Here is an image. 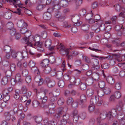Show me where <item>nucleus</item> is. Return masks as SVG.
Returning a JSON list of instances; mask_svg holds the SVG:
<instances>
[{
  "mask_svg": "<svg viewBox=\"0 0 125 125\" xmlns=\"http://www.w3.org/2000/svg\"><path fill=\"white\" fill-rule=\"evenodd\" d=\"M32 40L34 41L35 42L33 46H35L34 47L35 48H37V49L38 50L40 51L41 52H42L43 50V49L42 47V43L39 41H36L33 37L31 38V37H30L28 38H27V37H25L22 39V42L26 44L24 47L26 49H27V46L33 47L32 44L31 43L32 41Z\"/></svg>",
  "mask_w": 125,
  "mask_h": 125,
  "instance_id": "obj_1",
  "label": "nucleus"
},
{
  "mask_svg": "<svg viewBox=\"0 0 125 125\" xmlns=\"http://www.w3.org/2000/svg\"><path fill=\"white\" fill-rule=\"evenodd\" d=\"M18 26L20 28H21L20 30L22 34H26L29 33V31L27 29V24L24 22L23 20H21L17 23Z\"/></svg>",
  "mask_w": 125,
  "mask_h": 125,
  "instance_id": "obj_2",
  "label": "nucleus"
},
{
  "mask_svg": "<svg viewBox=\"0 0 125 125\" xmlns=\"http://www.w3.org/2000/svg\"><path fill=\"white\" fill-rule=\"evenodd\" d=\"M57 49H59L60 53L63 55L65 54L66 55L67 54H69V52L70 50V48L64 47L62 43H60L58 45Z\"/></svg>",
  "mask_w": 125,
  "mask_h": 125,
  "instance_id": "obj_3",
  "label": "nucleus"
},
{
  "mask_svg": "<svg viewBox=\"0 0 125 125\" xmlns=\"http://www.w3.org/2000/svg\"><path fill=\"white\" fill-rule=\"evenodd\" d=\"M45 81L47 86L49 88H52L55 85V81L54 80H52L49 77H46Z\"/></svg>",
  "mask_w": 125,
  "mask_h": 125,
  "instance_id": "obj_4",
  "label": "nucleus"
},
{
  "mask_svg": "<svg viewBox=\"0 0 125 125\" xmlns=\"http://www.w3.org/2000/svg\"><path fill=\"white\" fill-rule=\"evenodd\" d=\"M80 19L79 16L78 15H76L72 17V20L73 23H74L75 26H78L80 25V22H79Z\"/></svg>",
  "mask_w": 125,
  "mask_h": 125,
  "instance_id": "obj_5",
  "label": "nucleus"
},
{
  "mask_svg": "<svg viewBox=\"0 0 125 125\" xmlns=\"http://www.w3.org/2000/svg\"><path fill=\"white\" fill-rule=\"evenodd\" d=\"M57 99L56 95L54 96L52 93L50 94V102L49 104L50 105H55V102Z\"/></svg>",
  "mask_w": 125,
  "mask_h": 125,
  "instance_id": "obj_6",
  "label": "nucleus"
},
{
  "mask_svg": "<svg viewBox=\"0 0 125 125\" xmlns=\"http://www.w3.org/2000/svg\"><path fill=\"white\" fill-rule=\"evenodd\" d=\"M64 112L63 110V108L62 107H59L57 109L56 113L55 115V116L57 118H59L60 116H62V114H63Z\"/></svg>",
  "mask_w": 125,
  "mask_h": 125,
  "instance_id": "obj_7",
  "label": "nucleus"
},
{
  "mask_svg": "<svg viewBox=\"0 0 125 125\" xmlns=\"http://www.w3.org/2000/svg\"><path fill=\"white\" fill-rule=\"evenodd\" d=\"M3 94L4 95L3 101H4L6 102L9 100L10 96L7 90L4 91L3 92Z\"/></svg>",
  "mask_w": 125,
  "mask_h": 125,
  "instance_id": "obj_8",
  "label": "nucleus"
},
{
  "mask_svg": "<svg viewBox=\"0 0 125 125\" xmlns=\"http://www.w3.org/2000/svg\"><path fill=\"white\" fill-rule=\"evenodd\" d=\"M34 80L37 83H38V85H41L43 83V80L41 79V76L39 75L36 76L34 78Z\"/></svg>",
  "mask_w": 125,
  "mask_h": 125,
  "instance_id": "obj_9",
  "label": "nucleus"
},
{
  "mask_svg": "<svg viewBox=\"0 0 125 125\" xmlns=\"http://www.w3.org/2000/svg\"><path fill=\"white\" fill-rule=\"evenodd\" d=\"M106 81L107 83L111 85H112L115 83V79L113 77L111 76H107L106 78Z\"/></svg>",
  "mask_w": 125,
  "mask_h": 125,
  "instance_id": "obj_10",
  "label": "nucleus"
},
{
  "mask_svg": "<svg viewBox=\"0 0 125 125\" xmlns=\"http://www.w3.org/2000/svg\"><path fill=\"white\" fill-rule=\"evenodd\" d=\"M49 61L47 59H45L42 60L41 63V65L42 68L46 67L49 64Z\"/></svg>",
  "mask_w": 125,
  "mask_h": 125,
  "instance_id": "obj_11",
  "label": "nucleus"
},
{
  "mask_svg": "<svg viewBox=\"0 0 125 125\" xmlns=\"http://www.w3.org/2000/svg\"><path fill=\"white\" fill-rule=\"evenodd\" d=\"M52 15L50 13L47 12L44 13L43 15V18L45 20H49L51 18Z\"/></svg>",
  "mask_w": 125,
  "mask_h": 125,
  "instance_id": "obj_12",
  "label": "nucleus"
},
{
  "mask_svg": "<svg viewBox=\"0 0 125 125\" xmlns=\"http://www.w3.org/2000/svg\"><path fill=\"white\" fill-rule=\"evenodd\" d=\"M94 98H91V103L92 104H94V101L93 100V99ZM95 108L94 106L92 104L91 105H89L88 108V110L89 112L90 113H91L93 112Z\"/></svg>",
  "mask_w": 125,
  "mask_h": 125,
  "instance_id": "obj_13",
  "label": "nucleus"
},
{
  "mask_svg": "<svg viewBox=\"0 0 125 125\" xmlns=\"http://www.w3.org/2000/svg\"><path fill=\"white\" fill-rule=\"evenodd\" d=\"M60 4L63 7H66L68 6V2L66 0H62L60 2Z\"/></svg>",
  "mask_w": 125,
  "mask_h": 125,
  "instance_id": "obj_14",
  "label": "nucleus"
},
{
  "mask_svg": "<svg viewBox=\"0 0 125 125\" xmlns=\"http://www.w3.org/2000/svg\"><path fill=\"white\" fill-rule=\"evenodd\" d=\"M5 73L6 76V77L9 78H8L10 79V81L11 82L12 78L11 76V75L12 73L10 70L9 69L7 71H6L5 72Z\"/></svg>",
  "mask_w": 125,
  "mask_h": 125,
  "instance_id": "obj_15",
  "label": "nucleus"
},
{
  "mask_svg": "<svg viewBox=\"0 0 125 125\" xmlns=\"http://www.w3.org/2000/svg\"><path fill=\"white\" fill-rule=\"evenodd\" d=\"M94 98V100L96 101V103L98 106H100L103 103L102 100L101 99L99 100V98L96 96H95L94 97H93Z\"/></svg>",
  "mask_w": 125,
  "mask_h": 125,
  "instance_id": "obj_16",
  "label": "nucleus"
},
{
  "mask_svg": "<svg viewBox=\"0 0 125 125\" xmlns=\"http://www.w3.org/2000/svg\"><path fill=\"white\" fill-rule=\"evenodd\" d=\"M11 114V112H6L4 113V116L7 121H9L10 120Z\"/></svg>",
  "mask_w": 125,
  "mask_h": 125,
  "instance_id": "obj_17",
  "label": "nucleus"
},
{
  "mask_svg": "<svg viewBox=\"0 0 125 125\" xmlns=\"http://www.w3.org/2000/svg\"><path fill=\"white\" fill-rule=\"evenodd\" d=\"M7 77H4L1 80V84L3 85H5L7 84L9 81H10V79Z\"/></svg>",
  "mask_w": 125,
  "mask_h": 125,
  "instance_id": "obj_18",
  "label": "nucleus"
},
{
  "mask_svg": "<svg viewBox=\"0 0 125 125\" xmlns=\"http://www.w3.org/2000/svg\"><path fill=\"white\" fill-rule=\"evenodd\" d=\"M94 90L91 89H87L86 91V94L88 97H90L94 94Z\"/></svg>",
  "mask_w": 125,
  "mask_h": 125,
  "instance_id": "obj_19",
  "label": "nucleus"
},
{
  "mask_svg": "<svg viewBox=\"0 0 125 125\" xmlns=\"http://www.w3.org/2000/svg\"><path fill=\"white\" fill-rule=\"evenodd\" d=\"M55 107V105H50L49 104V112L50 114H52L54 113L55 109L54 108Z\"/></svg>",
  "mask_w": 125,
  "mask_h": 125,
  "instance_id": "obj_20",
  "label": "nucleus"
},
{
  "mask_svg": "<svg viewBox=\"0 0 125 125\" xmlns=\"http://www.w3.org/2000/svg\"><path fill=\"white\" fill-rule=\"evenodd\" d=\"M85 82L88 85H91L93 83V80L92 78H88L87 79L85 80Z\"/></svg>",
  "mask_w": 125,
  "mask_h": 125,
  "instance_id": "obj_21",
  "label": "nucleus"
},
{
  "mask_svg": "<svg viewBox=\"0 0 125 125\" xmlns=\"http://www.w3.org/2000/svg\"><path fill=\"white\" fill-rule=\"evenodd\" d=\"M15 94L14 95L13 97L15 99L17 100L19 99L20 97L19 94L20 91L19 90L17 89L15 90Z\"/></svg>",
  "mask_w": 125,
  "mask_h": 125,
  "instance_id": "obj_22",
  "label": "nucleus"
},
{
  "mask_svg": "<svg viewBox=\"0 0 125 125\" xmlns=\"http://www.w3.org/2000/svg\"><path fill=\"white\" fill-rule=\"evenodd\" d=\"M52 44V41L51 40L47 39L45 42V46L47 48H50Z\"/></svg>",
  "mask_w": 125,
  "mask_h": 125,
  "instance_id": "obj_23",
  "label": "nucleus"
},
{
  "mask_svg": "<svg viewBox=\"0 0 125 125\" xmlns=\"http://www.w3.org/2000/svg\"><path fill=\"white\" fill-rule=\"evenodd\" d=\"M92 76L93 79L95 81H99V75L97 73H93L92 74Z\"/></svg>",
  "mask_w": 125,
  "mask_h": 125,
  "instance_id": "obj_24",
  "label": "nucleus"
},
{
  "mask_svg": "<svg viewBox=\"0 0 125 125\" xmlns=\"http://www.w3.org/2000/svg\"><path fill=\"white\" fill-rule=\"evenodd\" d=\"M15 80L18 82H21L22 80L21 78V76L19 73L17 74L15 77Z\"/></svg>",
  "mask_w": 125,
  "mask_h": 125,
  "instance_id": "obj_25",
  "label": "nucleus"
},
{
  "mask_svg": "<svg viewBox=\"0 0 125 125\" xmlns=\"http://www.w3.org/2000/svg\"><path fill=\"white\" fill-rule=\"evenodd\" d=\"M86 100V97L85 95L82 94L80 96V101L81 104L85 102Z\"/></svg>",
  "mask_w": 125,
  "mask_h": 125,
  "instance_id": "obj_26",
  "label": "nucleus"
},
{
  "mask_svg": "<svg viewBox=\"0 0 125 125\" xmlns=\"http://www.w3.org/2000/svg\"><path fill=\"white\" fill-rule=\"evenodd\" d=\"M4 17L6 19H10L11 17V13L10 12H6L5 13Z\"/></svg>",
  "mask_w": 125,
  "mask_h": 125,
  "instance_id": "obj_27",
  "label": "nucleus"
},
{
  "mask_svg": "<svg viewBox=\"0 0 125 125\" xmlns=\"http://www.w3.org/2000/svg\"><path fill=\"white\" fill-rule=\"evenodd\" d=\"M89 25L87 24H83L81 26L82 29L83 31H87L89 29Z\"/></svg>",
  "mask_w": 125,
  "mask_h": 125,
  "instance_id": "obj_28",
  "label": "nucleus"
},
{
  "mask_svg": "<svg viewBox=\"0 0 125 125\" xmlns=\"http://www.w3.org/2000/svg\"><path fill=\"white\" fill-rule=\"evenodd\" d=\"M43 70L44 73L46 74L49 73L51 70V69L50 67L49 66L46 67Z\"/></svg>",
  "mask_w": 125,
  "mask_h": 125,
  "instance_id": "obj_29",
  "label": "nucleus"
},
{
  "mask_svg": "<svg viewBox=\"0 0 125 125\" xmlns=\"http://www.w3.org/2000/svg\"><path fill=\"white\" fill-rule=\"evenodd\" d=\"M10 47L9 45H6L3 48L4 51L6 53H9L11 51Z\"/></svg>",
  "mask_w": 125,
  "mask_h": 125,
  "instance_id": "obj_30",
  "label": "nucleus"
},
{
  "mask_svg": "<svg viewBox=\"0 0 125 125\" xmlns=\"http://www.w3.org/2000/svg\"><path fill=\"white\" fill-rule=\"evenodd\" d=\"M41 99L42 100V103L44 104L47 102L48 97L46 96L45 95L44 96H43V95H42L41 97Z\"/></svg>",
  "mask_w": 125,
  "mask_h": 125,
  "instance_id": "obj_31",
  "label": "nucleus"
},
{
  "mask_svg": "<svg viewBox=\"0 0 125 125\" xmlns=\"http://www.w3.org/2000/svg\"><path fill=\"white\" fill-rule=\"evenodd\" d=\"M42 120V117L41 116H39L35 117V120L37 123H40Z\"/></svg>",
  "mask_w": 125,
  "mask_h": 125,
  "instance_id": "obj_32",
  "label": "nucleus"
},
{
  "mask_svg": "<svg viewBox=\"0 0 125 125\" xmlns=\"http://www.w3.org/2000/svg\"><path fill=\"white\" fill-rule=\"evenodd\" d=\"M9 69L11 70L12 71H14L16 69V66L13 63H12L10 64V66H8Z\"/></svg>",
  "mask_w": 125,
  "mask_h": 125,
  "instance_id": "obj_33",
  "label": "nucleus"
},
{
  "mask_svg": "<svg viewBox=\"0 0 125 125\" xmlns=\"http://www.w3.org/2000/svg\"><path fill=\"white\" fill-rule=\"evenodd\" d=\"M6 26L7 28L9 29L13 28L14 26L13 23L11 22H9L7 24Z\"/></svg>",
  "mask_w": 125,
  "mask_h": 125,
  "instance_id": "obj_34",
  "label": "nucleus"
},
{
  "mask_svg": "<svg viewBox=\"0 0 125 125\" xmlns=\"http://www.w3.org/2000/svg\"><path fill=\"white\" fill-rule=\"evenodd\" d=\"M121 85L122 83L121 82H118L116 83L115 85V88L118 90L120 89L121 88Z\"/></svg>",
  "mask_w": 125,
  "mask_h": 125,
  "instance_id": "obj_35",
  "label": "nucleus"
},
{
  "mask_svg": "<svg viewBox=\"0 0 125 125\" xmlns=\"http://www.w3.org/2000/svg\"><path fill=\"white\" fill-rule=\"evenodd\" d=\"M83 0H74L73 2L75 3L76 6H79L82 4Z\"/></svg>",
  "mask_w": 125,
  "mask_h": 125,
  "instance_id": "obj_36",
  "label": "nucleus"
},
{
  "mask_svg": "<svg viewBox=\"0 0 125 125\" xmlns=\"http://www.w3.org/2000/svg\"><path fill=\"white\" fill-rule=\"evenodd\" d=\"M93 15V14L92 12V11H91V13H88L86 15L85 17V19L86 20H90L92 18Z\"/></svg>",
  "mask_w": 125,
  "mask_h": 125,
  "instance_id": "obj_37",
  "label": "nucleus"
},
{
  "mask_svg": "<svg viewBox=\"0 0 125 125\" xmlns=\"http://www.w3.org/2000/svg\"><path fill=\"white\" fill-rule=\"evenodd\" d=\"M97 125H108L106 123H103L102 121L99 118H97L96 120Z\"/></svg>",
  "mask_w": 125,
  "mask_h": 125,
  "instance_id": "obj_38",
  "label": "nucleus"
},
{
  "mask_svg": "<svg viewBox=\"0 0 125 125\" xmlns=\"http://www.w3.org/2000/svg\"><path fill=\"white\" fill-rule=\"evenodd\" d=\"M40 104V103L39 102L36 100H34L32 102L33 106L35 108L38 107Z\"/></svg>",
  "mask_w": 125,
  "mask_h": 125,
  "instance_id": "obj_39",
  "label": "nucleus"
},
{
  "mask_svg": "<svg viewBox=\"0 0 125 125\" xmlns=\"http://www.w3.org/2000/svg\"><path fill=\"white\" fill-rule=\"evenodd\" d=\"M74 79L75 80L73 82V83L76 85H78L80 84L81 82L80 79L79 78L76 79L74 78Z\"/></svg>",
  "mask_w": 125,
  "mask_h": 125,
  "instance_id": "obj_40",
  "label": "nucleus"
},
{
  "mask_svg": "<svg viewBox=\"0 0 125 125\" xmlns=\"http://www.w3.org/2000/svg\"><path fill=\"white\" fill-rule=\"evenodd\" d=\"M123 105L124 104L123 102H120L119 103V105H117L116 107L117 110L118 111H121L122 109V107Z\"/></svg>",
  "mask_w": 125,
  "mask_h": 125,
  "instance_id": "obj_41",
  "label": "nucleus"
},
{
  "mask_svg": "<svg viewBox=\"0 0 125 125\" xmlns=\"http://www.w3.org/2000/svg\"><path fill=\"white\" fill-rule=\"evenodd\" d=\"M64 100L62 97H60L58 100L57 103L59 105H62L64 103Z\"/></svg>",
  "mask_w": 125,
  "mask_h": 125,
  "instance_id": "obj_42",
  "label": "nucleus"
},
{
  "mask_svg": "<svg viewBox=\"0 0 125 125\" xmlns=\"http://www.w3.org/2000/svg\"><path fill=\"white\" fill-rule=\"evenodd\" d=\"M58 84L59 86L61 88L63 87L65 84L64 81L62 80L59 81L58 82Z\"/></svg>",
  "mask_w": 125,
  "mask_h": 125,
  "instance_id": "obj_43",
  "label": "nucleus"
},
{
  "mask_svg": "<svg viewBox=\"0 0 125 125\" xmlns=\"http://www.w3.org/2000/svg\"><path fill=\"white\" fill-rule=\"evenodd\" d=\"M103 91L105 94H108L111 92V90L108 87L105 88L103 90Z\"/></svg>",
  "mask_w": 125,
  "mask_h": 125,
  "instance_id": "obj_44",
  "label": "nucleus"
},
{
  "mask_svg": "<svg viewBox=\"0 0 125 125\" xmlns=\"http://www.w3.org/2000/svg\"><path fill=\"white\" fill-rule=\"evenodd\" d=\"M114 96L115 98L118 99L121 96V93L119 91H116L115 92Z\"/></svg>",
  "mask_w": 125,
  "mask_h": 125,
  "instance_id": "obj_45",
  "label": "nucleus"
},
{
  "mask_svg": "<svg viewBox=\"0 0 125 125\" xmlns=\"http://www.w3.org/2000/svg\"><path fill=\"white\" fill-rule=\"evenodd\" d=\"M112 42L113 43L116 44L117 46H118L120 44V41L119 39H116L113 40Z\"/></svg>",
  "mask_w": 125,
  "mask_h": 125,
  "instance_id": "obj_46",
  "label": "nucleus"
},
{
  "mask_svg": "<svg viewBox=\"0 0 125 125\" xmlns=\"http://www.w3.org/2000/svg\"><path fill=\"white\" fill-rule=\"evenodd\" d=\"M115 9L117 12H119L122 9V8L120 7L118 4L115 5H114Z\"/></svg>",
  "mask_w": 125,
  "mask_h": 125,
  "instance_id": "obj_47",
  "label": "nucleus"
},
{
  "mask_svg": "<svg viewBox=\"0 0 125 125\" xmlns=\"http://www.w3.org/2000/svg\"><path fill=\"white\" fill-rule=\"evenodd\" d=\"M82 57L86 62L87 63H90V60L88 57L83 55Z\"/></svg>",
  "mask_w": 125,
  "mask_h": 125,
  "instance_id": "obj_48",
  "label": "nucleus"
},
{
  "mask_svg": "<svg viewBox=\"0 0 125 125\" xmlns=\"http://www.w3.org/2000/svg\"><path fill=\"white\" fill-rule=\"evenodd\" d=\"M63 26L64 28H69L70 27L71 25L68 23L67 21H65L63 23Z\"/></svg>",
  "mask_w": 125,
  "mask_h": 125,
  "instance_id": "obj_49",
  "label": "nucleus"
},
{
  "mask_svg": "<svg viewBox=\"0 0 125 125\" xmlns=\"http://www.w3.org/2000/svg\"><path fill=\"white\" fill-rule=\"evenodd\" d=\"M93 65L94 67H98V68H99L98 65L99 63L98 60L96 59H94L93 61Z\"/></svg>",
  "mask_w": 125,
  "mask_h": 125,
  "instance_id": "obj_50",
  "label": "nucleus"
},
{
  "mask_svg": "<svg viewBox=\"0 0 125 125\" xmlns=\"http://www.w3.org/2000/svg\"><path fill=\"white\" fill-rule=\"evenodd\" d=\"M105 83L103 81H100L98 83L99 86L101 88H104L105 86Z\"/></svg>",
  "mask_w": 125,
  "mask_h": 125,
  "instance_id": "obj_51",
  "label": "nucleus"
},
{
  "mask_svg": "<svg viewBox=\"0 0 125 125\" xmlns=\"http://www.w3.org/2000/svg\"><path fill=\"white\" fill-rule=\"evenodd\" d=\"M114 116L111 114L110 112H108L107 114H106V117L109 120H111L112 119Z\"/></svg>",
  "mask_w": 125,
  "mask_h": 125,
  "instance_id": "obj_52",
  "label": "nucleus"
},
{
  "mask_svg": "<svg viewBox=\"0 0 125 125\" xmlns=\"http://www.w3.org/2000/svg\"><path fill=\"white\" fill-rule=\"evenodd\" d=\"M73 102V99L71 97H70L67 99V104L68 105H70Z\"/></svg>",
  "mask_w": 125,
  "mask_h": 125,
  "instance_id": "obj_53",
  "label": "nucleus"
},
{
  "mask_svg": "<svg viewBox=\"0 0 125 125\" xmlns=\"http://www.w3.org/2000/svg\"><path fill=\"white\" fill-rule=\"evenodd\" d=\"M101 67L102 68L104 69H107L109 67V65L107 63H105L101 65Z\"/></svg>",
  "mask_w": 125,
  "mask_h": 125,
  "instance_id": "obj_54",
  "label": "nucleus"
},
{
  "mask_svg": "<svg viewBox=\"0 0 125 125\" xmlns=\"http://www.w3.org/2000/svg\"><path fill=\"white\" fill-rule=\"evenodd\" d=\"M97 94L98 96L101 97H102L104 95V93L103 91L100 90L97 91Z\"/></svg>",
  "mask_w": 125,
  "mask_h": 125,
  "instance_id": "obj_55",
  "label": "nucleus"
},
{
  "mask_svg": "<svg viewBox=\"0 0 125 125\" xmlns=\"http://www.w3.org/2000/svg\"><path fill=\"white\" fill-rule=\"evenodd\" d=\"M28 99V97L26 95H23L21 97V100L22 102H24L26 101Z\"/></svg>",
  "mask_w": 125,
  "mask_h": 125,
  "instance_id": "obj_56",
  "label": "nucleus"
},
{
  "mask_svg": "<svg viewBox=\"0 0 125 125\" xmlns=\"http://www.w3.org/2000/svg\"><path fill=\"white\" fill-rule=\"evenodd\" d=\"M18 53L16 52L15 51L12 50L11 52V55L14 58H16L18 55Z\"/></svg>",
  "mask_w": 125,
  "mask_h": 125,
  "instance_id": "obj_57",
  "label": "nucleus"
},
{
  "mask_svg": "<svg viewBox=\"0 0 125 125\" xmlns=\"http://www.w3.org/2000/svg\"><path fill=\"white\" fill-rule=\"evenodd\" d=\"M93 9L96 8L98 6V4L97 2L95 1L93 2L91 5Z\"/></svg>",
  "mask_w": 125,
  "mask_h": 125,
  "instance_id": "obj_58",
  "label": "nucleus"
},
{
  "mask_svg": "<svg viewBox=\"0 0 125 125\" xmlns=\"http://www.w3.org/2000/svg\"><path fill=\"white\" fill-rule=\"evenodd\" d=\"M80 87L82 90H85L86 88V86L85 83H81L80 84Z\"/></svg>",
  "mask_w": 125,
  "mask_h": 125,
  "instance_id": "obj_59",
  "label": "nucleus"
},
{
  "mask_svg": "<svg viewBox=\"0 0 125 125\" xmlns=\"http://www.w3.org/2000/svg\"><path fill=\"white\" fill-rule=\"evenodd\" d=\"M2 65L6 67L10 65L9 61L5 60H3L2 62Z\"/></svg>",
  "mask_w": 125,
  "mask_h": 125,
  "instance_id": "obj_60",
  "label": "nucleus"
},
{
  "mask_svg": "<svg viewBox=\"0 0 125 125\" xmlns=\"http://www.w3.org/2000/svg\"><path fill=\"white\" fill-rule=\"evenodd\" d=\"M35 63L32 60H30L28 63L29 66L31 68L35 66Z\"/></svg>",
  "mask_w": 125,
  "mask_h": 125,
  "instance_id": "obj_61",
  "label": "nucleus"
},
{
  "mask_svg": "<svg viewBox=\"0 0 125 125\" xmlns=\"http://www.w3.org/2000/svg\"><path fill=\"white\" fill-rule=\"evenodd\" d=\"M21 91L22 93L23 94H25L28 91V89L25 86H24L22 87L21 89Z\"/></svg>",
  "mask_w": 125,
  "mask_h": 125,
  "instance_id": "obj_62",
  "label": "nucleus"
},
{
  "mask_svg": "<svg viewBox=\"0 0 125 125\" xmlns=\"http://www.w3.org/2000/svg\"><path fill=\"white\" fill-rule=\"evenodd\" d=\"M28 71L27 70L25 69L22 71V75L24 77H26L28 75Z\"/></svg>",
  "mask_w": 125,
  "mask_h": 125,
  "instance_id": "obj_63",
  "label": "nucleus"
},
{
  "mask_svg": "<svg viewBox=\"0 0 125 125\" xmlns=\"http://www.w3.org/2000/svg\"><path fill=\"white\" fill-rule=\"evenodd\" d=\"M86 12V10L84 9H82L80 11L79 14L81 16H83L85 14Z\"/></svg>",
  "mask_w": 125,
  "mask_h": 125,
  "instance_id": "obj_64",
  "label": "nucleus"
}]
</instances>
